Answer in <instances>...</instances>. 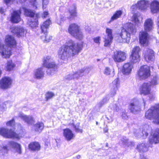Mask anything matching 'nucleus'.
Listing matches in <instances>:
<instances>
[{"label":"nucleus","mask_w":159,"mask_h":159,"mask_svg":"<svg viewBox=\"0 0 159 159\" xmlns=\"http://www.w3.org/2000/svg\"><path fill=\"white\" fill-rule=\"evenodd\" d=\"M151 90V86L150 83H144L140 88V93L141 94L146 95L149 94Z\"/></svg>","instance_id":"obj_17"},{"label":"nucleus","mask_w":159,"mask_h":159,"mask_svg":"<svg viewBox=\"0 0 159 159\" xmlns=\"http://www.w3.org/2000/svg\"><path fill=\"white\" fill-rule=\"evenodd\" d=\"M132 19V21L138 25L142 22L143 18L140 13H137L133 15Z\"/></svg>","instance_id":"obj_30"},{"label":"nucleus","mask_w":159,"mask_h":159,"mask_svg":"<svg viewBox=\"0 0 159 159\" xmlns=\"http://www.w3.org/2000/svg\"><path fill=\"white\" fill-rule=\"evenodd\" d=\"M80 123H78L75 125H73V126L75 129V130L76 133H82L83 130L82 129L79 128Z\"/></svg>","instance_id":"obj_47"},{"label":"nucleus","mask_w":159,"mask_h":159,"mask_svg":"<svg viewBox=\"0 0 159 159\" xmlns=\"http://www.w3.org/2000/svg\"><path fill=\"white\" fill-rule=\"evenodd\" d=\"M131 61L133 63H135L139 62L140 60L139 55H136L135 54H131L130 57Z\"/></svg>","instance_id":"obj_36"},{"label":"nucleus","mask_w":159,"mask_h":159,"mask_svg":"<svg viewBox=\"0 0 159 159\" xmlns=\"http://www.w3.org/2000/svg\"><path fill=\"white\" fill-rule=\"evenodd\" d=\"M60 21H61L60 23H62V22H63L65 20V19L64 18V16H61L60 18Z\"/></svg>","instance_id":"obj_60"},{"label":"nucleus","mask_w":159,"mask_h":159,"mask_svg":"<svg viewBox=\"0 0 159 159\" xmlns=\"http://www.w3.org/2000/svg\"><path fill=\"white\" fill-rule=\"evenodd\" d=\"M112 84L113 85L114 88L115 90L113 95L116 93V91L117 89V87L119 85V80L118 78H116L112 82Z\"/></svg>","instance_id":"obj_46"},{"label":"nucleus","mask_w":159,"mask_h":159,"mask_svg":"<svg viewBox=\"0 0 159 159\" xmlns=\"http://www.w3.org/2000/svg\"><path fill=\"white\" fill-rule=\"evenodd\" d=\"M69 12L72 16L75 17L76 16V7L75 5H74L72 7H70L69 10Z\"/></svg>","instance_id":"obj_44"},{"label":"nucleus","mask_w":159,"mask_h":159,"mask_svg":"<svg viewBox=\"0 0 159 159\" xmlns=\"http://www.w3.org/2000/svg\"><path fill=\"white\" fill-rule=\"evenodd\" d=\"M45 71L43 67H40L34 70L33 74V77L36 79L40 80L44 77Z\"/></svg>","instance_id":"obj_19"},{"label":"nucleus","mask_w":159,"mask_h":159,"mask_svg":"<svg viewBox=\"0 0 159 159\" xmlns=\"http://www.w3.org/2000/svg\"><path fill=\"white\" fill-rule=\"evenodd\" d=\"M44 34L41 37V39L44 42H48L52 39V37L49 35H48L46 32H43Z\"/></svg>","instance_id":"obj_39"},{"label":"nucleus","mask_w":159,"mask_h":159,"mask_svg":"<svg viewBox=\"0 0 159 159\" xmlns=\"http://www.w3.org/2000/svg\"><path fill=\"white\" fill-rule=\"evenodd\" d=\"M115 91V90L114 89H114H113V90H111V97H113L116 94V93H115L114 95H113L114 93V92Z\"/></svg>","instance_id":"obj_61"},{"label":"nucleus","mask_w":159,"mask_h":159,"mask_svg":"<svg viewBox=\"0 0 159 159\" xmlns=\"http://www.w3.org/2000/svg\"><path fill=\"white\" fill-rule=\"evenodd\" d=\"M143 54L145 59L148 62L153 61L154 59V52L152 49L145 48L143 51Z\"/></svg>","instance_id":"obj_15"},{"label":"nucleus","mask_w":159,"mask_h":159,"mask_svg":"<svg viewBox=\"0 0 159 159\" xmlns=\"http://www.w3.org/2000/svg\"><path fill=\"white\" fill-rule=\"evenodd\" d=\"M109 99V95L105 97L103 99L98 103V106L100 107H101L103 105L107 103Z\"/></svg>","instance_id":"obj_45"},{"label":"nucleus","mask_w":159,"mask_h":159,"mask_svg":"<svg viewBox=\"0 0 159 159\" xmlns=\"http://www.w3.org/2000/svg\"><path fill=\"white\" fill-rule=\"evenodd\" d=\"M43 65V66L48 68L47 71L48 74L52 75L57 69V66L53 61V59L50 56L44 57Z\"/></svg>","instance_id":"obj_6"},{"label":"nucleus","mask_w":159,"mask_h":159,"mask_svg":"<svg viewBox=\"0 0 159 159\" xmlns=\"http://www.w3.org/2000/svg\"><path fill=\"white\" fill-rule=\"evenodd\" d=\"M123 13V11L122 10H118L116 11L114 13L113 15L111 17L108 23H110L114 20L121 18Z\"/></svg>","instance_id":"obj_29"},{"label":"nucleus","mask_w":159,"mask_h":159,"mask_svg":"<svg viewBox=\"0 0 159 159\" xmlns=\"http://www.w3.org/2000/svg\"><path fill=\"white\" fill-rule=\"evenodd\" d=\"M150 68L147 65L141 66L138 72V76L140 80L145 79L150 75Z\"/></svg>","instance_id":"obj_8"},{"label":"nucleus","mask_w":159,"mask_h":159,"mask_svg":"<svg viewBox=\"0 0 159 159\" xmlns=\"http://www.w3.org/2000/svg\"><path fill=\"white\" fill-rule=\"evenodd\" d=\"M21 12V9L19 10L14 11L11 14V20L13 23H18L21 20L20 16Z\"/></svg>","instance_id":"obj_16"},{"label":"nucleus","mask_w":159,"mask_h":159,"mask_svg":"<svg viewBox=\"0 0 159 159\" xmlns=\"http://www.w3.org/2000/svg\"><path fill=\"white\" fill-rule=\"evenodd\" d=\"M141 50L140 48L138 46H136L133 48L132 54H135L136 55H139V52Z\"/></svg>","instance_id":"obj_49"},{"label":"nucleus","mask_w":159,"mask_h":159,"mask_svg":"<svg viewBox=\"0 0 159 159\" xmlns=\"http://www.w3.org/2000/svg\"><path fill=\"white\" fill-rule=\"evenodd\" d=\"M136 29L134 25L130 23H127L124 25L121 30V33L118 35L119 36L116 38L117 42L119 43H129L130 39L131 34H135Z\"/></svg>","instance_id":"obj_2"},{"label":"nucleus","mask_w":159,"mask_h":159,"mask_svg":"<svg viewBox=\"0 0 159 159\" xmlns=\"http://www.w3.org/2000/svg\"><path fill=\"white\" fill-rule=\"evenodd\" d=\"M159 80V78H158L157 75H155L151 78V81L150 84L152 85H156L158 84Z\"/></svg>","instance_id":"obj_43"},{"label":"nucleus","mask_w":159,"mask_h":159,"mask_svg":"<svg viewBox=\"0 0 159 159\" xmlns=\"http://www.w3.org/2000/svg\"><path fill=\"white\" fill-rule=\"evenodd\" d=\"M18 116L28 124L32 125L34 122L33 118L31 116H28L25 115L23 113H20L19 114Z\"/></svg>","instance_id":"obj_23"},{"label":"nucleus","mask_w":159,"mask_h":159,"mask_svg":"<svg viewBox=\"0 0 159 159\" xmlns=\"http://www.w3.org/2000/svg\"><path fill=\"white\" fill-rule=\"evenodd\" d=\"M6 10L3 8L2 7L0 8V12L2 14H4V12Z\"/></svg>","instance_id":"obj_58"},{"label":"nucleus","mask_w":159,"mask_h":159,"mask_svg":"<svg viewBox=\"0 0 159 159\" xmlns=\"http://www.w3.org/2000/svg\"><path fill=\"white\" fill-rule=\"evenodd\" d=\"M43 8V9H45L47 5L49 3V0H42Z\"/></svg>","instance_id":"obj_52"},{"label":"nucleus","mask_w":159,"mask_h":159,"mask_svg":"<svg viewBox=\"0 0 159 159\" xmlns=\"http://www.w3.org/2000/svg\"><path fill=\"white\" fill-rule=\"evenodd\" d=\"M14 32L18 37L24 36L27 33L26 30L20 27H17L15 28Z\"/></svg>","instance_id":"obj_28"},{"label":"nucleus","mask_w":159,"mask_h":159,"mask_svg":"<svg viewBox=\"0 0 159 159\" xmlns=\"http://www.w3.org/2000/svg\"><path fill=\"white\" fill-rule=\"evenodd\" d=\"M129 109L130 111L134 114H136L139 112L140 111V107L138 100L134 99L129 105Z\"/></svg>","instance_id":"obj_13"},{"label":"nucleus","mask_w":159,"mask_h":159,"mask_svg":"<svg viewBox=\"0 0 159 159\" xmlns=\"http://www.w3.org/2000/svg\"><path fill=\"white\" fill-rule=\"evenodd\" d=\"M68 32L70 34L77 39H81L83 37L80 26L76 24L73 23L69 25Z\"/></svg>","instance_id":"obj_7"},{"label":"nucleus","mask_w":159,"mask_h":159,"mask_svg":"<svg viewBox=\"0 0 159 159\" xmlns=\"http://www.w3.org/2000/svg\"><path fill=\"white\" fill-rule=\"evenodd\" d=\"M29 1L31 5L33 6L34 8L36 9L37 8L38 4L36 0H30Z\"/></svg>","instance_id":"obj_50"},{"label":"nucleus","mask_w":159,"mask_h":159,"mask_svg":"<svg viewBox=\"0 0 159 159\" xmlns=\"http://www.w3.org/2000/svg\"><path fill=\"white\" fill-rule=\"evenodd\" d=\"M90 71L89 68H86L81 69L75 72L72 73L73 76V79H78L79 78L82 76L84 74H88Z\"/></svg>","instance_id":"obj_21"},{"label":"nucleus","mask_w":159,"mask_h":159,"mask_svg":"<svg viewBox=\"0 0 159 159\" xmlns=\"http://www.w3.org/2000/svg\"><path fill=\"white\" fill-rule=\"evenodd\" d=\"M159 142V129L156 130L152 135L150 138L149 143L151 144L153 143L155 144Z\"/></svg>","instance_id":"obj_26"},{"label":"nucleus","mask_w":159,"mask_h":159,"mask_svg":"<svg viewBox=\"0 0 159 159\" xmlns=\"http://www.w3.org/2000/svg\"><path fill=\"white\" fill-rule=\"evenodd\" d=\"M14 66L15 65L12 63L11 60H9L7 62L6 66L7 70L10 71L12 70Z\"/></svg>","instance_id":"obj_41"},{"label":"nucleus","mask_w":159,"mask_h":159,"mask_svg":"<svg viewBox=\"0 0 159 159\" xmlns=\"http://www.w3.org/2000/svg\"><path fill=\"white\" fill-rule=\"evenodd\" d=\"M82 48L81 44L70 40L60 48L58 53V57L62 60L66 61L69 58L78 54Z\"/></svg>","instance_id":"obj_1"},{"label":"nucleus","mask_w":159,"mask_h":159,"mask_svg":"<svg viewBox=\"0 0 159 159\" xmlns=\"http://www.w3.org/2000/svg\"><path fill=\"white\" fill-rule=\"evenodd\" d=\"M103 38L104 39V46H109L111 43L113 39L112 30L111 29L106 28V34L104 35Z\"/></svg>","instance_id":"obj_12"},{"label":"nucleus","mask_w":159,"mask_h":159,"mask_svg":"<svg viewBox=\"0 0 159 159\" xmlns=\"http://www.w3.org/2000/svg\"><path fill=\"white\" fill-rule=\"evenodd\" d=\"M150 9L152 13H156L159 12V2L154 0L152 1L150 4Z\"/></svg>","instance_id":"obj_24"},{"label":"nucleus","mask_w":159,"mask_h":159,"mask_svg":"<svg viewBox=\"0 0 159 159\" xmlns=\"http://www.w3.org/2000/svg\"><path fill=\"white\" fill-rule=\"evenodd\" d=\"M151 130V127L148 125H143L139 129L137 130L135 135L139 138L145 139L148 135V132Z\"/></svg>","instance_id":"obj_10"},{"label":"nucleus","mask_w":159,"mask_h":159,"mask_svg":"<svg viewBox=\"0 0 159 159\" xmlns=\"http://www.w3.org/2000/svg\"><path fill=\"white\" fill-rule=\"evenodd\" d=\"M120 143H121L123 145H124L125 147L128 146L130 144V143L128 139L126 137L124 136L122 137L121 138Z\"/></svg>","instance_id":"obj_38"},{"label":"nucleus","mask_w":159,"mask_h":159,"mask_svg":"<svg viewBox=\"0 0 159 159\" xmlns=\"http://www.w3.org/2000/svg\"><path fill=\"white\" fill-rule=\"evenodd\" d=\"M54 95V93L52 92L49 91L47 92L45 95L46 100L48 101L52 98Z\"/></svg>","instance_id":"obj_48"},{"label":"nucleus","mask_w":159,"mask_h":159,"mask_svg":"<svg viewBox=\"0 0 159 159\" xmlns=\"http://www.w3.org/2000/svg\"><path fill=\"white\" fill-rule=\"evenodd\" d=\"M133 68V66L130 63H125L123 66L122 72L125 75H128L131 73Z\"/></svg>","instance_id":"obj_27"},{"label":"nucleus","mask_w":159,"mask_h":159,"mask_svg":"<svg viewBox=\"0 0 159 159\" xmlns=\"http://www.w3.org/2000/svg\"><path fill=\"white\" fill-rule=\"evenodd\" d=\"M126 58V53L120 50L114 52L112 56V58L116 62L123 61L125 60Z\"/></svg>","instance_id":"obj_11"},{"label":"nucleus","mask_w":159,"mask_h":159,"mask_svg":"<svg viewBox=\"0 0 159 159\" xmlns=\"http://www.w3.org/2000/svg\"><path fill=\"white\" fill-rule=\"evenodd\" d=\"M21 8V11L23 10L24 12L25 15L27 16H30L31 17H34V16H35V17L37 18L39 16L38 14H35L34 12L30 10L27 9L25 7H23Z\"/></svg>","instance_id":"obj_31"},{"label":"nucleus","mask_w":159,"mask_h":159,"mask_svg":"<svg viewBox=\"0 0 159 159\" xmlns=\"http://www.w3.org/2000/svg\"><path fill=\"white\" fill-rule=\"evenodd\" d=\"M0 134L7 138L18 139L20 136L19 134H16L11 129L9 130L4 128H0Z\"/></svg>","instance_id":"obj_9"},{"label":"nucleus","mask_w":159,"mask_h":159,"mask_svg":"<svg viewBox=\"0 0 159 159\" xmlns=\"http://www.w3.org/2000/svg\"><path fill=\"white\" fill-rule=\"evenodd\" d=\"M12 83V80L9 77H5L0 80V87L2 89H7L10 87Z\"/></svg>","instance_id":"obj_14"},{"label":"nucleus","mask_w":159,"mask_h":159,"mask_svg":"<svg viewBox=\"0 0 159 159\" xmlns=\"http://www.w3.org/2000/svg\"><path fill=\"white\" fill-rule=\"evenodd\" d=\"M43 128V124L42 123L38 122L34 126V128L35 131L41 132Z\"/></svg>","instance_id":"obj_37"},{"label":"nucleus","mask_w":159,"mask_h":159,"mask_svg":"<svg viewBox=\"0 0 159 159\" xmlns=\"http://www.w3.org/2000/svg\"><path fill=\"white\" fill-rule=\"evenodd\" d=\"M153 21L150 18L146 19L144 24V28L145 31L149 32L152 31L154 27Z\"/></svg>","instance_id":"obj_20"},{"label":"nucleus","mask_w":159,"mask_h":159,"mask_svg":"<svg viewBox=\"0 0 159 159\" xmlns=\"http://www.w3.org/2000/svg\"><path fill=\"white\" fill-rule=\"evenodd\" d=\"M11 148H14L19 154L21 153L20 145L13 141H8L6 145H0V154L4 155L7 154L9 150Z\"/></svg>","instance_id":"obj_5"},{"label":"nucleus","mask_w":159,"mask_h":159,"mask_svg":"<svg viewBox=\"0 0 159 159\" xmlns=\"http://www.w3.org/2000/svg\"><path fill=\"white\" fill-rule=\"evenodd\" d=\"M29 0H20V2L22 3H24V5H25V6H26V5L25 3H27L28 2H29Z\"/></svg>","instance_id":"obj_59"},{"label":"nucleus","mask_w":159,"mask_h":159,"mask_svg":"<svg viewBox=\"0 0 159 159\" xmlns=\"http://www.w3.org/2000/svg\"><path fill=\"white\" fill-rule=\"evenodd\" d=\"M141 159H148L146 157H143L142 158H141Z\"/></svg>","instance_id":"obj_63"},{"label":"nucleus","mask_w":159,"mask_h":159,"mask_svg":"<svg viewBox=\"0 0 159 159\" xmlns=\"http://www.w3.org/2000/svg\"><path fill=\"white\" fill-rule=\"evenodd\" d=\"M157 24H159V16L157 18Z\"/></svg>","instance_id":"obj_64"},{"label":"nucleus","mask_w":159,"mask_h":159,"mask_svg":"<svg viewBox=\"0 0 159 159\" xmlns=\"http://www.w3.org/2000/svg\"><path fill=\"white\" fill-rule=\"evenodd\" d=\"M63 135L65 139L67 141H70L75 137L72 131L68 128L63 130Z\"/></svg>","instance_id":"obj_25"},{"label":"nucleus","mask_w":159,"mask_h":159,"mask_svg":"<svg viewBox=\"0 0 159 159\" xmlns=\"http://www.w3.org/2000/svg\"><path fill=\"white\" fill-rule=\"evenodd\" d=\"M48 15V12L47 11H45L43 12V15H42V17L43 18H45L47 17V16Z\"/></svg>","instance_id":"obj_57"},{"label":"nucleus","mask_w":159,"mask_h":159,"mask_svg":"<svg viewBox=\"0 0 159 159\" xmlns=\"http://www.w3.org/2000/svg\"><path fill=\"white\" fill-rule=\"evenodd\" d=\"M51 23L50 20L48 19L44 22L43 25L41 26L42 32H46L47 28H48Z\"/></svg>","instance_id":"obj_34"},{"label":"nucleus","mask_w":159,"mask_h":159,"mask_svg":"<svg viewBox=\"0 0 159 159\" xmlns=\"http://www.w3.org/2000/svg\"><path fill=\"white\" fill-rule=\"evenodd\" d=\"M148 35L147 31H142L139 33V39L140 43L144 46L147 45L148 43Z\"/></svg>","instance_id":"obj_18"},{"label":"nucleus","mask_w":159,"mask_h":159,"mask_svg":"<svg viewBox=\"0 0 159 159\" xmlns=\"http://www.w3.org/2000/svg\"><path fill=\"white\" fill-rule=\"evenodd\" d=\"M137 8H138L137 5V3L135 4L132 5L131 7V9L132 11H134Z\"/></svg>","instance_id":"obj_55"},{"label":"nucleus","mask_w":159,"mask_h":159,"mask_svg":"<svg viewBox=\"0 0 159 159\" xmlns=\"http://www.w3.org/2000/svg\"><path fill=\"white\" fill-rule=\"evenodd\" d=\"M137 148L140 152H147L148 150V147L144 143H142L137 146Z\"/></svg>","instance_id":"obj_35"},{"label":"nucleus","mask_w":159,"mask_h":159,"mask_svg":"<svg viewBox=\"0 0 159 159\" xmlns=\"http://www.w3.org/2000/svg\"><path fill=\"white\" fill-rule=\"evenodd\" d=\"M15 120L14 119H13L11 120L8 121L6 123V125L7 126L14 127L15 125Z\"/></svg>","instance_id":"obj_51"},{"label":"nucleus","mask_w":159,"mask_h":159,"mask_svg":"<svg viewBox=\"0 0 159 159\" xmlns=\"http://www.w3.org/2000/svg\"><path fill=\"white\" fill-rule=\"evenodd\" d=\"M5 42L7 46L2 45L0 43V53L3 57L9 58L11 55V47L16 45V41L14 37L10 35H7L5 38Z\"/></svg>","instance_id":"obj_3"},{"label":"nucleus","mask_w":159,"mask_h":159,"mask_svg":"<svg viewBox=\"0 0 159 159\" xmlns=\"http://www.w3.org/2000/svg\"><path fill=\"white\" fill-rule=\"evenodd\" d=\"M122 117L123 119H126L128 118V116L125 113L123 112L122 115Z\"/></svg>","instance_id":"obj_56"},{"label":"nucleus","mask_w":159,"mask_h":159,"mask_svg":"<svg viewBox=\"0 0 159 159\" xmlns=\"http://www.w3.org/2000/svg\"><path fill=\"white\" fill-rule=\"evenodd\" d=\"M145 117L149 120H153V122L159 124V104L151 107L145 113Z\"/></svg>","instance_id":"obj_4"},{"label":"nucleus","mask_w":159,"mask_h":159,"mask_svg":"<svg viewBox=\"0 0 159 159\" xmlns=\"http://www.w3.org/2000/svg\"><path fill=\"white\" fill-rule=\"evenodd\" d=\"M111 110L115 111L118 112L120 110V108L118 104L116 103L111 104L109 106Z\"/></svg>","instance_id":"obj_40"},{"label":"nucleus","mask_w":159,"mask_h":159,"mask_svg":"<svg viewBox=\"0 0 159 159\" xmlns=\"http://www.w3.org/2000/svg\"><path fill=\"white\" fill-rule=\"evenodd\" d=\"M65 79L68 80L73 79V74L72 73L69 74L65 76Z\"/></svg>","instance_id":"obj_54"},{"label":"nucleus","mask_w":159,"mask_h":159,"mask_svg":"<svg viewBox=\"0 0 159 159\" xmlns=\"http://www.w3.org/2000/svg\"><path fill=\"white\" fill-rule=\"evenodd\" d=\"M101 40L100 37L98 36L93 38V41L97 44L99 45L100 44V41Z\"/></svg>","instance_id":"obj_53"},{"label":"nucleus","mask_w":159,"mask_h":159,"mask_svg":"<svg viewBox=\"0 0 159 159\" xmlns=\"http://www.w3.org/2000/svg\"><path fill=\"white\" fill-rule=\"evenodd\" d=\"M29 147L31 150L34 151L39 150L40 148V145L37 142H33L30 143Z\"/></svg>","instance_id":"obj_33"},{"label":"nucleus","mask_w":159,"mask_h":159,"mask_svg":"<svg viewBox=\"0 0 159 159\" xmlns=\"http://www.w3.org/2000/svg\"><path fill=\"white\" fill-rule=\"evenodd\" d=\"M149 4V2L147 0H140L137 2L138 9L141 11L146 10Z\"/></svg>","instance_id":"obj_22"},{"label":"nucleus","mask_w":159,"mask_h":159,"mask_svg":"<svg viewBox=\"0 0 159 159\" xmlns=\"http://www.w3.org/2000/svg\"><path fill=\"white\" fill-rule=\"evenodd\" d=\"M104 73L110 77H113L115 75L114 70L112 68H110L108 67H106L104 70Z\"/></svg>","instance_id":"obj_32"},{"label":"nucleus","mask_w":159,"mask_h":159,"mask_svg":"<svg viewBox=\"0 0 159 159\" xmlns=\"http://www.w3.org/2000/svg\"><path fill=\"white\" fill-rule=\"evenodd\" d=\"M18 128L19 129H21V124H19L18 125Z\"/></svg>","instance_id":"obj_62"},{"label":"nucleus","mask_w":159,"mask_h":159,"mask_svg":"<svg viewBox=\"0 0 159 159\" xmlns=\"http://www.w3.org/2000/svg\"><path fill=\"white\" fill-rule=\"evenodd\" d=\"M29 21L28 20V23L29 25L32 28L36 27H37L38 25V20L37 18L34 19V21L31 20L30 22H29Z\"/></svg>","instance_id":"obj_42"}]
</instances>
